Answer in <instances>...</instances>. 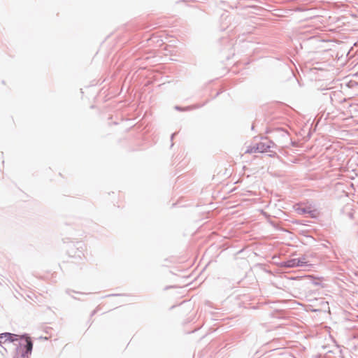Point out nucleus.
I'll return each instance as SVG.
<instances>
[{
    "instance_id": "1",
    "label": "nucleus",
    "mask_w": 358,
    "mask_h": 358,
    "mask_svg": "<svg viewBox=\"0 0 358 358\" xmlns=\"http://www.w3.org/2000/svg\"><path fill=\"white\" fill-rule=\"evenodd\" d=\"M16 335L10 334V333H4L0 334V343L4 344L7 342H13L15 340V337Z\"/></svg>"
},
{
    "instance_id": "2",
    "label": "nucleus",
    "mask_w": 358,
    "mask_h": 358,
    "mask_svg": "<svg viewBox=\"0 0 358 358\" xmlns=\"http://www.w3.org/2000/svg\"><path fill=\"white\" fill-rule=\"evenodd\" d=\"M301 265L300 260L299 259H292L290 261H288L286 264V266L288 267H294V266H298Z\"/></svg>"
},
{
    "instance_id": "5",
    "label": "nucleus",
    "mask_w": 358,
    "mask_h": 358,
    "mask_svg": "<svg viewBox=\"0 0 358 358\" xmlns=\"http://www.w3.org/2000/svg\"><path fill=\"white\" fill-rule=\"evenodd\" d=\"M313 283L315 285H319L321 283V280L320 278H315L313 280Z\"/></svg>"
},
{
    "instance_id": "6",
    "label": "nucleus",
    "mask_w": 358,
    "mask_h": 358,
    "mask_svg": "<svg viewBox=\"0 0 358 358\" xmlns=\"http://www.w3.org/2000/svg\"><path fill=\"white\" fill-rule=\"evenodd\" d=\"M307 278H308V279H311V278H312V276L308 275Z\"/></svg>"
},
{
    "instance_id": "4",
    "label": "nucleus",
    "mask_w": 358,
    "mask_h": 358,
    "mask_svg": "<svg viewBox=\"0 0 358 358\" xmlns=\"http://www.w3.org/2000/svg\"><path fill=\"white\" fill-rule=\"evenodd\" d=\"M257 150L261 152H263L265 151L264 145L262 143H260L257 145Z\"/></svg>"
},
{
    "instance_id": "3",
    "label": "nucleus",
    "mask_w": 358,
    "mask_h": 358,
    "mask_svg": "<svg viewBox=\"0 0 358 358\" xmlns=\"http://www.w3.org/2000/svg\"><path fill=\"white\" fill-rule=\"evenodd\" d=\"M26 349H27V353H31L33 344L29 337H26Z\"/></svg>"
}]
</instances>
